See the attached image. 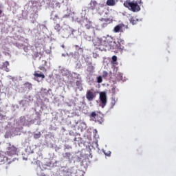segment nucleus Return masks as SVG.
I'll list each match as a JSON object with an SVG mask.
<instances>
[{
  "label": "nucleus",
  "instance_id": "1",
  "mask_svg": "<svg viewBox=\"0 0 176 176\" xmlns=\"http://www.w3.org/2000/svg\"><path fill=\"white\" fill-rule=\"evenodd\" d=\"M139 3H141V1H131L130 0H126L124 2V8H127V9L131 12H140L141 8L138 5Z\"/></svg>",
  "mask_w": 176,
  "mask_h": 176
},
{
  "label": "nucleus",
  "instance_id": "2",
  "mask_svg": "<svg viewBox=\"0 0 176 176\" xmlns=\"http://www.w3.org/2000/svg\"><path fill=\"white\" fill-rule=\"evenodd\" d=\"M90 119L94 122H98L100 124H102L104 122V115L98 111H93L89 115Z\"/></svg>",
  "mask_w": 176,
  "mask_h": 176
},
{
  "label": "nucleus",
  "instance_id": "3",
  "mask_svg": "<svg viewBox=\"0 0 176 176\" xmlns=\"http://www.w3.org/2000/svg\"><path fill=\"white\" fill-rule=\"evenodd\" d=\"M8 146L7 147V151L6 152L8 156H14L17 154L18 148L14 145H12L10 143H8Z\"/></svg>",
  "mask_w": 176,
  "mask_h": 176
},
{
  "label": "nucleus",
  "instance_id": "4",
  "mask_svg": "<svg viewBox=\"0 0 176 176\" xmlns=\"http://www.w3.org/2000/svg\"><path fill=\"white\" fill-rule=\"evenodd\" d=\"M15 160H16V158H13L12 160H10V158H8L4 155L0 154V165L10 164V163H12V162H14Z\"/></svg>",
  "mask_w": 176,
  "mask_h": 176
},
{
  "label": "nucleus",
  "instance_id": "5",
  "mask_svg": "<svg viewBox=\"0 0 176 176\" xmlns=\"http://www.w3.org/2000/svg\"><path fill=\"white\" fill-rule=\"evenodd\" d=\"M96 93L94 89H91L87 91L86 98L88 101H93L96 98Z\"/></svg>",
  "mask_w": 176,
  "mask_h": 176
},
{
  "label": "nucleus",
  "instance_id": "6",
  "mask_svg": "<svg viewBox=\"0 0 176 176\" xmlns=\"http://www.w3.org/2000/svg\"><path fill=\"white\" fill-rule=\"evenodd\" d=\"M99 98L102 104V108H104L105 105H107V93L100 92Z\"/></svg>",
  "mask_w": 176,
  "mask_h": 176
},
{
  "label": "nucleus",
  "instance_id": "7",
  "mask_svg": "<svg viewBox=\"0 0 176 176\" xmlns=\"http://www.w3.org/2000/svg\"><path fill=\"white\" fill-rule=\"evenodd\" d=\"M90 6H89V9H91V10H100V8L101 7V5L98 3H97V1H91L90 3H89Z\"/></svg>",
  "mask_w": 176,
  "mask_h": 176
},
{
  "label": "nucleus",
  "instance_id": "8",
  "mask_svg": "<svg viewBox=\"0 0 176 176\" xmlns=\"http://www.w3.org/2000/svg\"><path fill=\"white\" fill-rule=\"evenodd\" d=\"M38 68L41 71H43V72H46L47 71V61L43 60L41 61V65L39 66Z\"/></svg>",
  "mask_w": 176,
  "mask_h": 176
},
{
  "label": "nucleus",
  "instance_id": "9",
  "mask_svg": "<svg viewBox=\"0 0 176 176\" xmlns=\"http://www.w3.org/2000/svg\"><path fill=\"white\" fill-rule=\"evenodd\" d=\"M94 46L98 49L101 45H102V41L100 38H94L92 41Z\"/></svg>",
  "mask_w": 176,
  "mask_h": 176
},
{
  "label": "nucleus",
  "instance_id": "10",
  "mask_svg": "<svg viewBox=\"0 0 176 176\" xmlns=\"http://www.w3.org/2000/svg\"><path fill=\"white\" fill-rule=\"evenodd\" d=\"M60 34L63 38H69L72 32L71 30H69L68 29H63Z\"/></svg>",
  "mask_w": 176,
  "mask_h": 176
},
{
  "label": "nucleus",
  "instance_id": "11",
  "mask_svg": "<svg viewBox=\"0 0 176 176\" xmlns=\"http://www.w3.org/2000/svg\"><path fill=\"white\" fill-rule=\"evenodd\" d=\"M129 21L130 23H131V24H133V25H135V24H137V23H138V19H137L135 16H131L129 19Z\"/></svg>",
  "mask_w": 176,
  "mask_h": 176
},
{
  "label": "nucleus",
  "instance_id": "12",
  "mask_svg": "<svg viewBox=\"0 0 176 176\" xmlns=\"http://www.w3.org/2000/svg\"><path fill=\"white\" fill-rule=\"evenodd\" d=\"M23 85L25 89H28L29 90H31V89H32V84H31V82H26Z\"/></svg>",
  "mask_w": 176,
  "mask_h": 176
},
{
  "label": "nucleus",
  "instance_id": "13",
  "mask_svg": "<svg viewBox=\"0 0 176 176\" xmlns=\"http://www.w3.org/2000/svg\"><path fill=\"white\" fill-rule=\"evenodd\" d=\"M115 0H107V5L108 6H115Z\"/></svg>",
  "mask_w": 176,
  "mask_h": 176
},
{
  "label": "nucleus",
  "instance_id": "14",
  "mask_svg": "<svg viewBox=\"0 0 176 176\" xmlns=\"http://www.w3.org/2000/svg\"><path fill=\"white\" fill-rule=\"evenodd\" d=\"M101 21H103L104 23H107V24H111V23H112V19L109 18L102 19Z\"/></svg>",
  "mask_w": 176,
  "mask_h": 176
},
{
  "label": "nucleus",
  "instance_id": "15",
  "mask_svg": "<svg viewBox=\"0 0 176 176\" xmlns=\"http://www.w3.org/2000/svg\"><path fill=\"white\" fill-rule=\"evenodd\" d=\"M9 67V63L8 61H6L3 65V68L6 69V72H9V69L8 68Z\"/></svg>",
  "mask_w": 176,
  "mask_h": 176
},
{
  "label": "nucleus",
  "instance_id": "16",
  "mask_svg": "<svg viewBox=\"0 0 176 176\" xmlns=\"http://www.w3.org/2000/svg\"><path fill=\"white\" fill-rule=\"evenodd\" d=\"M87 71L88 72H94V66L90 65L87 67Z\"/></svg>",
  "mask_w": 176,
  "mask_h": 176
},
{
  "label": "nucleus",
  "instance_id": "17",
  "mask_svg": "<svg viewBox=\"0 0 176 176\" xmlns=\"http://www.w3.org/2000/svg\"><path fill=\"white\" fill-rule=\"evenodd\" d=\"M34 77L35 78H41L42 79H45V75L44 74H41L38 73H34Z\"/></svg>",
  "mask_w": 176,
  "mask_h": 176
},
{
  "label": "nucleus",
  "instance_id": "18",
  "mask_svg": "<svg viewBox=\"0 0 176 176\" xmlns=\"http://www.w3.org/2000/svg\"><path fill=\"white\" fill-rule=\"evenodd\" d=\"M120 28H122L120 25H116L113 29L114 32H119L120 31Z\"/></svg>",
  "mask_w": 176,
  "mask_h": 176
},
{
  "label": "nucleus",
  "instance_id": "19",
  "mask_svg": "<svg viewBox=\"0 0 176 176\" xmlns=\"http://www.w3.org/2000/svg\"><path fill=\"white\" fill-rule=\"evenodd\" d=\"M85 28L87 30H90V28H91V22H87V23L85 24Z\"/></svg>",
  "mask_w": 176,
  "mask_h": 176
},
{
  "label": "nucleus",
  "instance_id": "20",
  "mask_svg": "<svg viewBox=\"0 0 176 176\" xmlns=\"http://www.w3.org/2000/svg\"><path fill=\"white\" fill-rule=\"evenodd\" d=\"M54 29L56 30L58 32H60V30H61V26L60 25V24L58 23L55 25Z\"/></svg>",
  "mask_w": 176,
  "mask_h": 176
},
{
  "label": "nucleus",
  "instance_id": "21",
  "mask_svg": "<svg viewBox=\"0 0 176 176\" xmlns=\"http://www.w3.org/2000/svg\"><path fill=\"white\" fill-rule=\"evenodd\" d=\"M111 104L112 107H115V104H116V99L115 98H111Z\"/></svg>",
  "mask_w": 176,
  "mask_h": 176
},
{
  "label": "nucleus",
  "instance_id": "22",
  "mask_svg": "<svg viewBox=\"0 0 176 176\" xmlns=\"http://www.w3.org/2000/svg\"><path fill=\"white\" fill-rule=\"evenodd\" d=\"M63 157H65V159H69V157H71V153H65L63 155Z\"/></svg>",
  "mask_w": 176,
  "mask_h": 176
},
{
  "label": "nucleus",
  "instance_id": "23",
  "mask_svg": "<svg viewBox=\"0 0 176 176\" xmlns=\"http://www.w3.org/2000/svg\"><path fill=\"white\" fill-rule=\"evenodd\" d=\"M34 138L35 140H38V138H41V132L38 133H35L34 135Z\"/></svg>",
  "mask_w": 176,
  "mask_h": 176
},
{
  "label": "nucleus",
  "instance_id": "24",
  "mask_svg": "<svg viewBox=\"0 0 176 176\" xmlns=\"http://www.w3.org/2000/svg\"><path fill=\"white\" fill-rule=\"evenodd\" d=\"M97 82L98 83H102V77L101 76L97 77Z\"/></svg>",
  "mask_w": 176,
  "mask_h": 176
},
{
  "label": "nucleus",
  "instance_id": "25",
  "mask_svg": "<svg viewBox=\"0 0 176 176\" xmlns=\"http://www.w3.org/2000/svg\"><path fill=\"white\" fill-rule=\"evenodd\" d=\"M108 76V72L107 71H104L102 73V78H107Z\"/></svg>",
  "mask_w": 176,
  "mask_h": 176
},
{
  "label": "nucleus",
  "instance_id": "26",
  "mask_svg": "<svg viewBox=\"0 0 176 176\" xmlns=\"http://www.w3.org/2000/svg\"><path fill=\"white\" fill-rule=\"evenodd\" d=\"M111 58H112V61H113V63L118 61V57L116 56H113Z\"/></svg>",
  "mask_w": 176,
  "mask_h": 176
},
{
  "label": "nucleus",
  "instance_id": "27",
  "mask_svg": "<svg viewBox=\"0 0 176 176\" xmlns=\"http://www.w3.org/2000/svg\"><path fill=\"white\" fill-rule=\"evenodd\" d=\"M111 93H112V94H116V87H113L111 89Z\"/></svg>",
  "mask_w": 176,
  "mask_h": 176
},
{
  "label": "nucleus",
  "instance_id": "28",
  "mask_svg": "<svg viewBox=\"0 0 176 176\" xmlns=\"http://www.w3.org/2000/svg\"><path fill=\"white\" fill-rule=\"evenodd\" d=\"M76 86H80L82 85V82H80V81H79V80H77L76 82Z\"/></svg>",
  "mask_w": 176,
  "mask_h": 176
},
{
  "label": "nucleus",
  "instance_id": "29",
  "mask_svg": "<svg viewBox=\"0 0 176 176\" xmlns=\"http://www.w3.org/2000/svg\"><path fill=\"white\" fill-rule=\"evenodd\" d=\"M116 47L117 48L118 50H120V44H119V45H116Z\"/></svg>",
  "mask_w": 176,
  "mask_h": 176
},
{
  "label": "nucleus",
  "instance_id": "30",
  "mask_svg": "<svg viewBox=\"0 0 176 176\" xmlns=\"http://www.w3.org/2000/svg\"><path fill=\"white\" fill-rule=\"evenodd\" d=\"M36 57H38V53L36 54Z\"/></svg>",
  "mask_w": 176,
  "mask_h": 176
},
{
  "label": "nucleus",
  "instance_id": "31",
  "mask_svg": "<svg viewBox=\"0 0 176 176\" xmlns=\"http://www.w3.org/2000/svg\"><path fill=\"white\" fill-rule=\"evenodd\" d=\"M76 47H79V46H78V45H76Z\"/></svg>",
  "mask_w": 176,
  "mask_h": 176
},
{
  "label": "nucleus",
  "instance_id": "32",
  "mask_svg": "<svg viewBox=\"0 0 176 176\" xmlns=\"http://www.w3.org/2000/svg\"><path fill=\"white\" fill-rule=\"evenodd\" d=\"M113 50L115 49L114 47L112 48Z\"/></svg>",
  "mask_w": 176,
  "mask_h": 176
}]
</instances>
